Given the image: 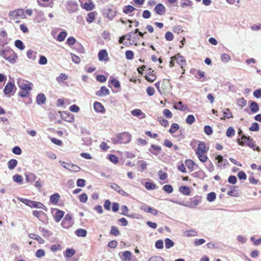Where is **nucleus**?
<instances>
[{"label": "nucleus", "mask_w": 261, "mask_h": 261, "mask_svg": "<svg viewBox=\"0 0 261 261\" xmlns=\"http://www.w3.org/2000/svg\"><path fill=\"white\" fill-rule=\"evenodd\" d=\"M0 56L10 63L14 64L16 62V54L8 46L4 47L0 50Z\"/></svg>", "instance_id": "1"}, {"label": "nucleus", "mask_w": 261, "mask_h": 261, "mask_svg": "<svg viewBox=\"0 0 261 261\" xmlns=\"http://www.w3.org/2000/svg\"><path fill=\"white\" fill-rule=\"evenodd\" d=\"M237 142L241 146L247 145L248 147L251 148L254 150L257 151H260L259 147L256 146L255 142L253 141L252 139H251L249 137H247L243 135L241 138L237 139Z\"/></svg>", "instance_id": "2"}, {"label": "nucleus", "mask_w": 261, "mask_h": 261, "mask_svg": "<svg viewBox=\"0 0 261 261\" xmlns=\"http://www.w3.org/2000/svg\"><path fill=\"white\" fill-rule=\"evenodd\" d=\"M172 202L178 204L180 205H184L185 206L194 208H195V207L198 205L199 204H200L201 202V198L199 196H196L194 197L193 198H191L190 199L189 201L187 202L186 203H182L181 202H178V201H172Z\"/></svg>", "instance_id": "3"}, {"label": "nucleus", "mask_w": 261, "mask_h": 261, "mask_svg": "<svg viewBox=\"0 0 261 261\" xmlns=\"http://www.w3.org/2000/svg\"><path fill=\"white\" fill-rule=\"evenodd\" d=\"M118 140L116 141L115 143H128L131 141V135L127 132L120 133L117 135Z\"/></svg>", "instance_id": "4"}, {"label": "nucleus", "mask_w": 261, "mask_h": 261, "mask_svg": "<svg viewBox=\"0 0 261 261\" xmlns=\"http://www.w3.org/2000/svg\"><path fill=\"white\" fill-rule=\"evenodd\" d=\"M172 86L169 80L164 79L161 85V94L170 92Z\"/></svg>", "instance_id": "5"}, {"label": "nucleus", "mask_w": 261, "mask_h": 261, "mask_svg": "<svg viewBox=\"0 0 261 261\" xmlns=\"http://www.w3.org/2000/svg\"><path fill=\"white\" fill-rule=\"evenodd\" d=\"M9 16L12 19H22L24 16V12L22 9H18L11 12Z\"/></svg>", "instance_id": "6"}, {"label": "nucleus", "mask_w": 261, "mask_h": 261, "mask_svg": "<svg viewBox=\"0 0 261 261\" xmlns=\"http://www.w3.org/2000/svg\"><path fill=\"white\" fill-rule=\"evenodd\" d=\"M31 83L27 81L19 79L18 82V87L22 90L30 91L31 87L30 86Z\"/></svg>", "instance_id": "7"}, {"label": "nucleus", "mask_w": 261, "mask_h": 261, "mask_svg": "<svg viewBox=\"0 0 261 261\" xmlns=\"http://www.w3.org/2000/svg\"><path fill=\"white\" fill-rule=\"evenodd\" d=\"M16 88L15 87L14 84L12 82H9L5 86L4 89V93L5 95H8L11 92H12L14 90H16Z\"/></svg>", "instance_id": "8"}, {"label": "nucleus", "mask_w": 261, "mask_h": 261, "mask_svg": "<svg viewBox=\"0 0 261 261\" xmlns=\"http://www.w3.org/2000/svg\"><path fill=\"white\" fill-rule=\"evenodd\" d=\"M111 188L112 189H113V190H115L119 194H120L122 195L126 196H128V194L126 192H125V191H124L123 190H122L121 187L119 186H118V185H117L116 184H115V183L111 184Z\"/></svg>", "instance_id": "9"}, {"label": "nucleus", "mask_w": 261, "mask_h": 261, "mask_svg": "<svg viewBox=\"0 0 261 261\" xmlns=\"http://www.w3.org/2000/svg\"><path fill=\"white\" fill-rule=\"evenodd\" d=\"M141 208L146 212L151 213L155 216L158 214V211L156 209L153 208L146 205H143L141 206Z\"/></svg>", "instance_id": "10"}, {"label": "nucleus", "mask_w": 261, "mask_h": 261, "mask_svg": "<svg viewBox=\"0 0 261 261\" xmlns=\"http://www.w3.org/2000/svg\"><path fill=\"white\" fill-rule=\"evenodd\" d=\"M154 11L158 14L162 15L165 14L166 8L163 5L159 4L155 7Z\"/></svg>", "instance_id": "11"}, {"label": "nucleus", "mask_w": 261, "mask_h": 261, "mask_svg": "<svg viewBox=\"0 0 261 261\" xmlns=\"http://www.w3.org/2000/svg\"><path fill=\"white\" fill-rule=\"evenodd\" d=\"M61 118L68 122H73L74 121V117L73 115L68 113H65L64 114L61 115Z\"/></svg>", "instance_id": "12"}, {"label": "nucleus", "mask_w": 261, "mask_h": 261, "mask_svg": "<svg viewBox=\"0 0 261 261\" xmlns=\"http://www.w3.org/2000/svg\"><path fill=\"white\" fill-rule=\"evenodd\" d=\"M31 208H36L39 209H42L47 211V207L42 203L38 201H32L31 205Z\"/></svg>", "instance_id": "13"}, {"label": "nucleus", "mask_w": 261, "mask_h": 261, "mask_svg": "<svg viewBox=\"0 0 261 261\" xmlns=\"http://www.w3.org/2000/svg\"><path fill=\"white\" fill-rule=\"evenodd\" d=\"M94 109L96 112L103 113L105 112V109L101 103L96 101L93 105Z\"/></svg>", "instance_id": "14"}, {"label": "nucleus", "mask_w": 261, "mask_h": 261, "mask_svg": "<svg viewBox=\"0 0 261 261\" xmlns=\"http://www.w3.org/2000/svg\"><path fill=\"white\" fill-rule=\"evenodd\" d=\"M206 152L205 144L203 142L199 143L196 150V154H202L203 153H206Z\"/></svg>", "instance_id": "15"}, {"label": "nucleus", "mask_w": 261, "mask_h": 261, "mask_svg": "<svg viewBox=\"0 0 261 261\" xmlns=\"http://www.w3.org/2000/svg\"><path fill=\"white\" fill-rule=\"evenodd\" d=\"M154 72L151 69L149 68L147 72V75L145 76V79L149 82H152L156 79V76L153 73Z\"/></svg>", "instance_id": "16"}, {"label": "nucleus", "mask_w": 261, "mask_h": 261, "mask_svg": "<svg viewBox=\"0 0 261 261\" xmlns=\"http://www.w3.org/2000/svg\"><path fill=\"white\" fill-rule=\"evenodd\" d=\"M71 224V217L69 215H66L63 221L62 222V225L64 227H68Z\"/></svg>", "instance_id": "17"}, {"label": "nucleus", "mask_w": 261, "mask_h": 261, "mask_svg": "<svg viewBox=\"0 0 261 261\" xmlns=\"http://www.w3.org/2000/svg\"><path fill=\"white\" fill-rule=\"evenodd\" d=\"M46 101V97L43 93L39 94L36 97V102L39 105L45 103Z\"/></svg>", "instance_id": "18"}, {"label": "nucleus", "mask_w": 261, "mask_h": 261, "mask_svg": "<svg viewBox=\"0 0 261 261\" xmlns=\"http://www.w3.org/2000/svg\"><path fill=\"white\" fill-rule=\"evenodd\" d=\"M98 59L100 61H108V53L105 49L100 50L98 53Z\"/></svg>", "instance_id": "19"}, {"label": "nucleus", "mask_w": 261, "mask_h": 261, "mask_svg": "<svg viewBox=\"0 0 261 261\" xmlns=\"http://www.w3.org/2000/svg\"><path fill=\"white\" fill-rule=\"evenodd\" d=\"M110 94L109 90L105 86H102L100 90L96 93V95L99 96H102L104 95H108Z\"/></svg>", "instance_id": "20"}, {"label": "nucleus", "mask_w": 261, "mask_h": 261, "mask_svg": "<svg viewBox=\"0 0 261 261\" xmlns=\"http://www.w3.org/2000/svg\"><path fill=\"white\" fill-rule=\"evenodd\" d=\"M174 59L176 60L177 63L181 66V68H183V66L185 64V60L184 58L181 56H173Z\"/></svg>", "instance_id": "21"}, {"label": "nucleus", "mask_w": 261, "mask_h": 261, "mask_svg": "<svg viewBox=\"0 0 261 261\" xmlns=\"http://www.w3.org/2000/svg\"><path fill=\"white\" fill-rule=\"evenodd\" d=\"M131 114L134 116L139 117L142 116L141 118L145 117L146 115L140 109H135L131 111Z\"/></svg>", "instance_id": "22"}, {"label": "nucleus", "mask_w": 261, "mask_h": 261, "mask_svg": "<svg viewBox=\"0 0 261 261\" xmlns=\"http://www.w3.org/2000/svg\"><path fill=\"white\" fill-rule=\"evenodd\" d=\"M29 237L31 239L37 241L40 244H43L44 243V240L39 236L34 234L31 233L29 234Z\"/></svg>", "instance_id": "23"}, {"label": "nucleus", "mask_w": 261, "mask_h": 261, "mask_svg": "<svg viewBox=\"0 0 261 261\" xmlns=\"http://www.w3.org/2000/svg\"><path fill=\"white\" fill-rule=\"evenodd\" d=\"M132 253L129 251H125L122 253V259L125 261H130L131 260Z\"/></svg>", "instance_id": "24"}, {"label": "nucleus", "mask_w": 261, "mask_h": 261, "mask_svg": "<svg viewBox=\"0 0 261 261\" xmlns=\"http://www.w3.org/2000/svg\"><path fill=\"white\" fill-rule=\"evenodd\" d=\"M250 108L251 112L253 113H256L259 110L258 104L255 101H251L250 105Z\"/></svg>", "instance_id": "25"}, {"label": "nucleus", "mask_w": 261, "mask_h": 261, "mask_svg": "<svg viewBox=\"0 0 261 261\" xmlns=\"http://www.w3.org/2000/svg\"><path fill=\"white\" fill-rule=\"evenodd\" d=\"M161 150V147L153 144L151 145V149H149V151L154 155H157L158 152L160 151Z\"/></svg>", "instance_id": "26"}, {"label": "nucleus", "mask_w": 261, "mask_h": 261, "mask_svg": "<svg viewBox=\"0 0 261 261\" xmlns=\"http://www.w3.org/2000/svg\"><path fill=\"white\" fill-rule=\"evenodd\" d=\"M64 214V212L60 211V210H58L55 214V220L57 222L60 221L62 219V218H63Z\"/></svg>", "instance_id": "27"}, {"label": "nucleus", "mask_w": 261, "mask_h": 261, "mask_svg": "<svg viewBox=\"0 0 261 261\" xmlns=\"http://www.w3.org/2000/svg\"><path fill=\"white\" fill-rule=\"evenodd\" d=\"M18 162L15 159H11L8 163V168L10 170L14 169L17 166Z\"/></svg>", "instance_id": "28"}, {"label": "nucleus", "mask_w": 261, "mask_h": 261, "mask_svg": "<svg viewBox=\"0 0 261 261\" xmlns=\"http://www.w3.org/2000/svg\"><path fill=\"white\" fill-rule=\"evenodd\" d=\"M179 191L180 192L186 195H189L190 194V190L189 188L187 186H181L179 188Z\"/></svg>", "instance_id": "29"}, {"label": "nucleus", "mask_w": 261, "mask_h": 261, "mask_svg": "<svg viewBox=\"0 0 261 261\" xmlns=\"http://www.w3.org/2000/svg\"><path fill=\"white\" fill-rule=\"evenodd\" d=\"M174 108L176 110H179L180 111H184L187 109V107L184 106L181 101H178L174 105Z\"/></svg>", "instance_id": "30"}, {"label": "nucleus", "mask_w": 261, "mask_h": 261, "mask_svg": "<svg viewBox=\"0 0 261 261\" xmlns=\"http://www.w3.org/2000/svg\"><path fill=\"white\" fill-rule=\"evenodd\" d=\"M60 196L58 193L52 195L50 197V201L53 204H56L59 200Z\"/></svg>", "instance_id": "31"}, {"label": "nucleus", "mask_w": 261, "mask_h": 261, "mask_svg": "<svg viewBox=\"0 0 261 261\" xmlns=\"http://www.w3.org/2000/svg\"><path fill=\"white\" fill-rule=\"evenodd\" d=\"M75 233L79 237H85L86 236L87 232L85 229L79 228L75 231Z\"/></svg>", "instance_id": "32"}, {"label": "nucleus", "mask_w": 261, "mask_h": 261, "mask_svg": "<svg viewBox=\"0 0 261 261\" xmlns=\"http://www.w3.org/2000/svg\"><path fill=\"white\" fill-rule=\"evenodd\" d=\"M165 247L166 249H169L172 247H173L174 243V242L170 239L166 238L165 240Z\"/></svg>", "instance_id": "33"}, {"label": "nucleus", "mask_w": 261, "mask_h": 261, "mask_svg": "<svg viewBox=\"0 0 261 261\" xmlns=\"http://www.w3.org/2000/svg\"><path fill=\"white\" fill-rule=\"evenodd\" d=\"M37 52L34 51L32 50H28L27 54V57L29 59L35 60L36 57Z\"/></svg>", "instance_id": "34"}, {"label": "nucleus", "mask_w": 261, "mask_h": 261, "mask_svg": "<svg viewBox=\"0 0 261 261\" xmlns=\"http://www.w3.org/2000/svg\"><path fill=\"white\" fill-rule=\"evenodd\" d=\"M95 19V13L93 12H90L88 14L86 20L89 23H92Z\"/></svg>", "instance_id": "35"}, {"label": "nucleus", "mask_w": 261, "mask_h": 261, "mask_svg": "<svg viewBox=\"0 0 261 261\" xmlns=\"http://www.w3.org/2000/svg\"><path fill=\"white\" fill-rule=\"evenodd\" d=\"M67 36V33L65 31L61 32L58 36H57V40L59 41H63L65 40L66 37Z\"/></svg>", "instance_id": "36"}, {"label": "nucleus", "mask_w": 261, "mask_h": 261, "mask_svg": "<svg viewBox=\"0 0 261 261\" xmlns=\"http://www.w3.org/2000/svg\"><path fill=\"white\" fill-rule=\"evenodd\" d=\"M235 134V130L232 127H229L227 129L226 135L228 137H232Z\"/></svg>", "instance_id": "37"}, {"label": "nucleus", "mask_w": 261, "mask_h": 261, "mask_svg": "<svg viewBox=\"0 0 261 261\" xmlns=\"http://www.w3.org/2000/svg\"><path fill=\"white\" fill-rule=\"evenodd\" d=\"M15 46L20 50L24 49V46L23 42L20 40H17L15 41Z\"/></svg>", "instance_id": "38"}, {"label": "nucleus", "mask_w": 261, "mask_h": 261, "mask_svg": "<svg viewBox=\"0 0 261 261\" xmlns=\"http://www.w3.org/2000/svg\"><path fill=\"white\" fill-rule=\"evenodd\" d=\"M13 180L19 184H21L22 182L23 178L20 175L16 174L13 176Z\"/></svg>", "instance_id": "39"}, {"label": "nucleus", "mask_w": 261, "mask_h": 261, "mask_svg": "<svg viewBox=\"0 0 261 261\" xmlns=\"http://www.w3.org/2000/svg\"><path fill=\"white\" fill-rule=\"evenodd\" d=\"M17 199L19 201H20V202L23 203L24 204H25V205H27V206L31 207L32 202V200L28 199H25V198H20V197H18L17 198Z\"/></svg>", "instance_id": "40"}, {"label": "nucleus", "mask_w": 261, "mask_h": 261, "mask_svg": "<svg viewBox=\"0 0 261 261\" xmlns=\"http://www.w3.org/2000/svg\"><path fill=\"white\" fill-rule=\"evenodd\" d=\"M185 164L188 168L192 170H193L194 166L196 165L195 163L191 160H187L185 161Z\"/></svg>", "instance_id": "41"}, {"label": "nucleus", "mask_w": 261, "mask_h": 261, "mask_svg": "<svg viewBox=\"0 0 261 261\" xmlns=\"http://www.w3.org/2000/svg\"><path fill=\"white\" fill-rule=\"evenodd\" d=\"M216 198V194L214 192H211L207 195V200L210 202L214 201Z\"/></svg>", "instance_id": "42"}, {"label": "nucleus", "mask_w": 261, "mask_h": 261, "mask_svg": "<svg viewBox=\"0 0 261 261\" xmlns=\"http://www.w3.org/2000/svg\"><path fill=\"white\" fill-rule=\"evenodd\" d=\"M75 253V251L73 249H67L65 251V256L67 257H71Z\"/></svg>", "instance_id": "43"}, {"label": "nucleus", "mask_w": 261, "mask_h": 261, "mask_svg": "<svg viewBox=\"0 0 261 261\" xmlns=\"http://www.w3.org/2000/svg\"><path fill=\"white\" fill-rule=\"evenodd\" d=\"M110 233L112 235L118 236L120 232L116 226H112L111 227Z\"/></svg>", "instance_id": "44"}, {"label": "nucleus", "mask_w": 261, "mask_h": 261, "mask_svg": "<svg viewBox=\"0 0 261 261\" xmlns=\"http://www.w3.org/2000/svg\"><path fill=\"white\" fill-rule=\"evenodd\" d=\"M206 153H203L202 154H196L197 156L198 157L199 160L201 162H205L207 160V156L205 154Z\"/></svg>", "instance_id": "45"}, {"label": "nucleus", "mask_w": 261, "mask_h": 261, "mask_svg": "<svg viewBox=\"0 0 261 261\" xmlns=\"http://www.w3.org/2000/svg\"><path fill=\"white\" fill-rule=\"evenodd\" d=\"M135 10V8L133 6L128 5L125 7L124 9H123V12L125 14H128L133 12Z\"/></svg>", "instance_id": "46"}, {"label": "nucleus", "mask_w": 261, "mask_h": 261, "mask_svg": "<svg viewBox=\"0 0 261 261\" xmlns=\"http://www.w3.org/2000/svg\"><path fill=\"white\" fill-rule=\"evenodd\" d=\"M224 117L221 118V119H225V118H230L232 117L231 113L229 111V110L227 109L225 111L223 112Z\"/></svg>", "instance_id": "47"}, {"label": "nucleus", "mask_w": 261, "mask_h": 261, "mask_svg": "<svg viewBox=\"0 0 261 261\" xmlns=\"http://www.w3.org/2000/svg\"><path fill=\"white\" fill-rule=\"evenodd\" d=\"M187 123L189 124H192L195 121V118L192 115H189L186 120Z\"/></svg>", "instance_id": "48"}, {"label": "nucleus", "mask_w": 261, "mask_h": 261, "mask_svg": "<svg viewBox=\"0 0 261 261\" xmlns=\"http://www.w3.org/2000/svg\"><path fill=\"white\" fill-rule=\"evenodd\" d=\"M145 187L148 190H152L155 188V185L152 182H146Z\"/></svg>", "instance_id": "49"}, {"label": "nucleus", "mask_w": 261, "mask_h": 261, "mask_svg": "<svg viewBox=\"0 0 261 261\" xmlns=\"http://www.w3.org/2000/svg\"><path fill=\"white\" fill-rule=\"evenodd\" d=\"M36 256L38 258H41L45 255V251L42 249H40L37 250L36 252Z\"/></svg>", "instance_id": "50"}, {"label": "nucleus", "mask_w": 261, "mask_h": 261, "mask_svg": "<svg viewBox=\"0 0 261 261\" xmlns=\"http://www.w3.org/2000/svg\"><path fill=\"white\" fill-rule=\"evenodd\" d=\"M179 128V125L177 123H173L171 125V127L169 129L170 133H175Z\"/></svg>", "instance_id": "51"}, {"label": "nucleus", "mask_w": 261, "mask_h": 261, "mask_svg": "<svg viewBox=\"0 0 261 261\" xmlns=\"http://www.w3.org/2000/svg\"><path fill=\"white\" fill-rule=\"evenodd\" d=\"M163 189L165 191L169 194L171 193L173 191L172 187L169 185H165Z\"/></svg>", "instance_id": "52"}, {"label": "nucleus", "mask_w": 261, "mask_h": 261, "mask_svg": "<svg viewBox=\"0 0 261 261\" xmlns=\"http://www.w3.org/2000/svg\"><path fill=\"white\" fill-rule=\"evenodd\" d=\"M158 121L161 123V124L164 127H167L169 125L168 121L163 117H160L158 119Z\"/></svg>", "instance_id": "53"}, {"label": "nucleus", "mask_w": 261, "mask_h": 261, "mask_svg": "<svg viewBox=\"0 0 261 261\" xmlns=\"http://www.w3.org/2000/svg\"><path fill=\"white\" fill-rule=\"evenodd\" d=\"M249 129L251 131L256 132L259 130V125L256 122H253L252 123L251 127Z\"/></svg>", "instance_id": "54"}, {"label": "nucleus", "mask_w": 261, "mask_h": 261, "mask_svg": "<svg viewBox=\"0 0 261 261\" xmlns=\"http://www.w3.org/2000/svg\"><path fill=\"white\" fill-rule=\"evenodd\" d=\"M163 244H164V243H163V240H159L156 241L155 246L157 249H162L164 247Z\"/></svg>", "instance_id": "55"}, {"label": "nucleus", "mask_w": 261, "mask_h": 261, "mask_svg": "<svg viewBox=\"0 0 261 261\" xmlns=\"http://www.w3.org/2000/svg\"><path fill=\"white\" fill-rule=\"evenodd\" d=\"M71 59H72V61L76 63V64H79L81 62V59L80 57H79L73 54H71Z\"/></svg>", "instance_id": "56"}, {"label": "nucleus", "mask_w": 261, "mask_h": 261, "mask_svg": "<svg viewBox=\"0 0 261 261\" xmlns=\"http://www.w3.org/2000/svg\"><path fill=\"white\" fill-rule=\"evenodd\" d=\"M68 170L73 172H79L81 170V168L74 164H71L70 168Z\"/></svg>", "instance_id": "57"}, {"label": "nucleus", "mask_w": 261, "mask_h": 261, "mask_svg": "<svg viewBox=\"0 0 261 261\" xmlns=\"http://www.w3.org/2000/svg\"><path fill=\"white\" fill-rule=\"evenodd\" d=\"M80 201L82 203H86L88 200V196L86 194L83 193L79 196Z\"/></svg>", "instance_id": "58"}, {"label": "nucleus", "mask_w": 261, "mask_h": 261, "mask_svg": "<svg viewBox=\"0 0 261 261\" xmlns=\"http://www.w3.org/2000/svg\"><path fill=\"white\" fill-rule=\"evenodd\" d=\"M165 38L167 41H172L174 38V36L171 32H167L165 34Z\"/></svg>", "instance_id": "59"}, {"label": "nucleus", "mask_w": 261, "mask_h": 261, "mask_svg": "<svg viewBox=\"0 0 261 261\" xmlns=\"http://www.w3.org/2000/svg\"><path fill=\"white\" fill-rule=\"evenodd\" d=\"M110 82H111V83L112 85H113V86H114L115 88H120V84L118 80H116V79H115L113 78V79H112L111 80Z\"/></svg>", "instance_id": "60"}, {"label": "nucleus", "mask_w": 261, "mask_h": 261, "mask_svg": "<svg viewBox=\"0 0 261 261\" xmlns=\"http://www.w3.org/2000/svg\"><path fill=\"white\" fill-rule=\"evenodd\" d=\"M204 132L206 135H211L213 133V129L211 126L206 125L204 128Z\"/></svg>", "instance_id": "61"}, {"label": "nucleus", "mask_w": 261, "mask_h": 261, "mask_svg": "<svg viewBox=\"0 0 261 261\" xmlns=\"http://www.w3.org/2000/svg\"><path fill=\"white\" fill-rule=\"evenodd\" d=\"M134 53L131 50H127L125 52V57L128 60H132L134 57Z\"/></svg>", "instance_id": "62"}, {"label": "nucleus", "mask_w": 261, "mask_h": 261, "mask_svg": "<svg viewBox=\"0 0 261 261\" xmlns=\"http://www.w3.org/2000/svg\"><path fill=\"white\" fill-rule=\"evenodd\" d=\"M185 235L188 237H194L197 235V232L193 230H189L186 231L185 232Z\"/></svg>", "instance_id": "63"}, {"label": "nucleus", "mask_w": 261, "mask_h": 261, "mask_svg": "<svg viewBox=\"0 0 261 261\" xmlns=\"http://www.w3.org/2000/svg\"><path fill=\"white\" fill-rule=\"evenodd\" d=\"M148 261H164V260L160 256H152L149 259Z\"/></svg>", "instance_id": "64"}]
</instances>
